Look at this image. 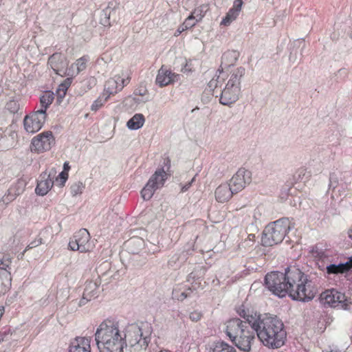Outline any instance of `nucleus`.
I'll list each match as a JSON object with an SVG mask.
<instances>
[{
  "mask_svg": "<svg viewBox=\"0 0 352 352\" xmlns=\"http://www.w3.org/2000/svg\"><path fill=\"white\" fill-rule=\"evenodd\" d=\"M94 336L100 352H123L124 342L118 321L104 320L99 324Z\"/></svg>",
  "mask_w": 352,
  "mask_h": 352,
  "instance_id": "7ed1b4c3",
  "label": "nucleus"
},
{
  "mask_svg": "<svg viewBox=\"0 0 352 352\" xmlns=\"http://www.w3.org/2000/svg\"><path fill=\"white\" fill-rule=\"evenodd\" d=\"M219 77L218 76L217 79L212 78L208 84V87L210 90L214 91V89L217 87L218 84V78Z\"/></svg>",
  "mask_w": 352,
  "mask_h": 352,
  "instance_id": "680f3d73",
  "label": "nucleus"
},
{
  "mask_svg": "<svg viewBox=\"0 0 352 352\" xmlns=\"http://www.w3.org/2000/svg\"><path fill=\"white\" fill-rule=\"evenodd\" d=\"M190 14L197 22L200 21L205 15L203 7H198L195 8Z\"/></svg>",
  "mask_w": 352,
  "mask_h": 352,
  "instance_id": "de8ad7c7",
  "label": "nucleus"
},
{
  "mask_svg": "<svg viewBox=\"0 0 352 352\" xmlns=\"http://www.w3.org/2000/svg\"><path fill=\"white\" fill-rule=\"evenodd\" d=\"M265 285L279 298L286 295L294 300L309 302L316 296V289L309 276L296 267H288L285 272H272L266 274Z\"/></svg>",
  "mask_w": 352,
  "mask_h": 352,
  "instance_id": "f257e3e1",
  "label": "nucleus"
},
{
  "mask_svg": "<svg viewBox=\"0 0 352 352\" xmlns=\"http://www.w3.org/2000/svg\"><path fill=\"white\" fill-rule=\"evenodd\" d=\"M237 313L239 315L245 319V320H243V322H248V324L250 325V327L252 328V322H255V323H258L260 320L261 319L260 316H256L255 314L254 315L250 314L249 311H246L244 309L239 308L237 310Z\"/></svg>",
  "mask_w": 352,
  "mask_h": 352,
  "instance_id": "473e14b6",
  "label": "nucleus"
},
{
  "mask_svg": "<svg viewBox=\"0 0 352 352\" xmlns=\"http://www.w3.org/2000/svg\"><path fill=\"white\" fill-rule=\"evenodd\" d=\"M54 99V94L51 91H46L40 97V104L41 108L38 110H43L44 113H46L47 109L52 103Z\"/></svg>",
  "mask_w": 352,
  "mask_h": 352,
  "instance_id": "c85d7f7f",
  "label": "nucleus"
},
{
  "mask_svg": "<svg viewBox=\"0 0 352 352\" xmlns=\"http://www.w3.org/2000/svg\"><path fill=\"white\" fill-rule=\"evenodd\" d=\"M99 284L96 281H87L86 282L85 288L84 289V296L94 299L98 295Z\"/></svg>",
  "mask_w": 352,
  "mask_h": 352,
  "instance_id": "bb28decb",
  "label": "nucleus"
},
{
  "mask_svg": "<svg viewBox=\"0 0 352 352\" xmlns=\"http://www.w3.org/2000/svg\"><path fill=\"white\" fill-rule=\"evenodd\" d=\"M6 108L11 113H18L21 109L19 101L16 99H10L6 104Z\"/></svg>",
  "mask_w": 352,
  "mask_h": 352,
  "instance_id": "ea45409f",
  "label": "nucleus"
},
{
  "mask_svg": "<svg viewBox=\"0 0 352 352\" xmlns=\"http://www.w3.org/2000/svg\"><path fill=\"white\" fill-rule=\"evenodd\" d=\"M292 45H293V49L291 50L289 59L291 62L295 63L298 59V56H297L298 51L296 50H294V48L296 47V46L298 48L301 47V49L300 50V54L302 55V50L305 47V43L304 41L298 40V41H294L292 44Z\"/></svg>",
  "mask_w": 352,
  "mask_h": 352,
  "instance_id": "f704fd0d",
  "label": "nucleus"
},
{
  "mask_svg": "<svg viewBox=\"0 0 352 352\" xmlns=\"http://www.w3.org/2000/svg\"><path fill=\"white\" fill-rule=\"evenodd\" d=\"M55 144L52 131H44L34 137L31 141L30 150L32 153H41L51 149Z\"/></svg>",
  "mask_w": 352,
  "mask_h": 352,
  "instance_id": "6e6552de",
  "label": "nucleus"
},
{
  "mask_svg": "<svg viewBox=\"0 0 352 352\" xmlns=\"http://www.w3.org/2000/svg\"><path fill=\"white\" fill-rule=\"evenodd\" d=\"M85 188V185L81 182H77L73 184L70 187V192L72 196H76L82 192Z\"/></svg>",
  "mask_w": 352,
  "mask_h": 352,
  "instance_id": "37998d69",
  "label": "nucleus"
},
{
  "mask_svg": "<svg viewBox=\"0 0 352 352\" xmlns=\"http://www.w3.org/2000/svg\"><path fill=\"white\" fill-rule=\"evenodd\" d=\"M245 74V69L243 67H237L231 73L227 84L233 86L241 87V81Z\"/></svg>",
  "mask_w": 352,
  "mask_h": 352,
  "instance_id": "b1692460",
  "label": "nucleus"
},
{
  "mask_svg": "<svg viewBox=\"0 0 352 352\" xmlns=\"http://www.w3.org/2000/svg\"><path fill=\"white\" fill-rule=\"evenodd\" d=\"M177 77V75L162 66L158 71L155 82L157 85L162 87L173 82Z\"/></svg>",
  "mask_w": 352,
  "mask_h": 352,
  "instance_id": "f3484780",
  "label": "nucleus"
},
{
  "mask_svg": "<svg viewBox=\"0 0 352 352\" xmlns=\"http://www.w3.org/2000/svg\"><path fill=\"white\" fill-rule=\"evenodd\" d=\"M347 74H348L347 70L345 68H342L338 71V72L336 75V76L340 75V76H342L343 78H344L347 76Z\"/></svg>",
  "mask_w": 352,
  "mask_h": 352,
  "instance_id": "338daca9",
  "label": "nucleus"
},
{
  "mask_svg": "<svg viewBox=\"0 0 352 352\" xmlns=\"http://www.w3.org/2000/svg\"><path fill=\"white\" fill-rule=\"evenodd\" d=\"M261 212L260 211V210L258 208H256L254 210V213H253V218L255 220V223H257V221H259L261 222Z\"/></svg>",
  "mask_w": 352,
  "mask_h": 352,
  "instance_id": "e2e57ef3",
  "label": "nucleus"
},
{
  "mask_svg": "<svg viewBox=\"0 0 352 352\" xmlns=\"http://www.w3.org/2000/svg\"><path fill=\"white\" fill-rule=\"evenodd\" d=\"M79 307H80L78 306V305L77 303V299L73 300L68 303V305H67L68 311H67L69 313H74L77 311V309Z\"/></svg>",
  "mask_w": 352,
  "mask_h": 352,
  "instance_id": "3c124183",
  "label": "nucleus"
},
{
  "mask_svg": "<svg viewBox=\"0 0 352 352\" xmlns=\"http://www.w3.org/2000/svg\"><path fill=\"white\" fill-rule=\"evenodd\" d=\"M55 175V171L52 170L50 173L43 172L37 181V185L35 192L40 196L45 195L52 188L54 184L53 178Z\"/></svg>",
  "mask_w": 352,
  "mask_h": 352,
  "instance_id": "ddd939ff",
  "label": "nucleus"
},
{
  "mask_svg": "<svg viewBox=\"0 0 352 352\" xmlns=\"http://www.w3.org/2000/svg\"><path fill=\"white\" fill-rule=\"evenodd\" d=\"M327 273L328 274H338L348 272L344 263L338 264H329L326 266Z\"/></svg>",
  "mask_w": 352,
  "mask_h": 352,
  "instance_id": "72a5a7b5",
  "label": "nucleus"
},
{
  "mask_svg": "<svg viewBox=\"0 0 352 352\" xmlns=\"http://www.w3.org/2000/svg\"><path fill=\"white\" fill-rule=\"evenodd\" d=\"M58 177L60 179V184L64 185L68 178V173L66 171H62L59 173Z\"/></svg>",
  "mask_w": 352,
  "mask_h": 352,
  "instance_id": "bf43d9fd",
  "label": "nucleus"
},
{
  "mask_svg": "<svg viewBox=\"0 0 352 352\" xmlns=\"http://www.w3.org/2000/svg\"><path fill=\"white\" fill-rule=\"evenodd\" d=\"M10 272H0V295L6 293L11 285Z\"/></svg>",
  "mask_w": 352,
  "mask_h": 352,
  "instance_id": "c756f323",
  "label": "nucleus"
},
{
  "mask_svg": "<svg viewBox=\"0 0 352 352\" xmlns=\"http://www.w3.org/2000/svg\"><path fill=\"white\" fill-rule=\"evenodd\" d=\"M47 114L43 110H37L29 116H26L23 120L24 129L28 133H34L38 131L43 126Z\"/></svg>",
  "mask_w": 352,
  "mask_h": 352,
  "instance_id": "9d476101",
  "label": "nucleus"
},
{
  "mask_svg": "<svg viewBox=\"0 0 352 352\" xmlns=\"http://www.w3.org/2000/svg\"><path fill=\"white\" fill-rule=\"evenodd\" d=\"M47 64L56 74L61 76L67 74L68 63L65 57L61 54L54 53L51 55L48 58Z\"/></svg>",
  "mask_w": 352,
  "mask_h": 352,
  "instance_id": "4468645a",
  "label": "nucleus"
},
{
  "mask_svg": "<svg viewBox=\"0 0 352 352\" xmlns=\"http://www.w3.org/2000/svg\"><path fill=\"white\" fill-rule=\"evenodd\" d=\"M243 3L242 0H234L232 8L240 12Z\"/></svg>",
  "mask_w": 352,
  "mask_h": 352,
  "instance_id": "4d7b16f0",
  "label": "nucleus"
},
{
  "mask_svg": "<svg viewBox=\"0 0 352 352\" xmlns=\"http://www.w3.org/2000/svg\"><path fill=\"white\" fill-rule=\"evenodd\" d=\"M122 89L123 86H120L119 82L117 80V76H115L114 78H110L106 82L103 95L109 97L110 95H114Z\"/></svg>",
  "mask_w": 352,
  "mask_h": 352,
  "instance_id": "412c9836",
  "label": "nucleus"
},
{
  "mask_svg": "<svg viewBox=\"0 0 352 352\" xmlns=\"http://www.w3.org/2000/svg\"><path fill=\"white\" fill-rule=\"evenodd\" d=\"M239 12L236 10H234L233 8H231L226 16L222 19L221 24L223 25H229L232 21L235 20L239 14Z\"/></svg>",
  "mask_w": 352,
  "mask_h": 352,
  "instance_id": "e433bc0d",
  "label": "nucleus"
},
{
  "mask_svg": "<svg viewBox=\"0 0 352 352\" xmlns=\"http://www.w3.org/2000/svg\"><path fill=\"white\" fill-rule=\"evenodd\" d=\"M13 256L8 252H0V270L1 272H10Z\"/></svg>",
  "mask_w": 352,
  "mask_h": 352,
  "instance_id": "2f4dec72",
  "label": "nucleus"
},
{
  "mask_svg": "<svg viewBox=\"0 0 352 352\" xmlns=\"http://www.w3.org/2000/svg\"><path fill=\"white\" fill-rule=\"evenodd\" d=\"M293 228L288 218H281L269 223L263 232L262 245L271 247L281 243L287 232Z\"/></svg>",
  "mask_w": 352,
  "mask_h": 352,
  "instance_id": "39448f33",
  "label": "nucleus"
},
{
  "mask_svg": "<svg viewBox=\"0 0 352 352\" xmlns=\"http://www.w3.org/2000/svg\"><path fill=\"white\" fill-rule=\"evenodd\" d=\"M69 248L73 251L87 252L92 249L90 234L87 230L82 228L76 232L69 243Z\"/></svg>",
  "mask_w": 352,
  "mask_h": 352,
  "instance_id": "1a4fd4ad",
  "label": "nucleus"
},
{
  "mask_svg": "<svg viewBox=\"0 0 352 352\" xmlns=\"http://www.w3.org/2000/svg\"><path fill=\"white\" fill-rule=\"evenodd\" d=\"M247 324H248V322H243L240 318H231L225 323L226 328L224 332L229 339H234L236 337L234 336V335H237L240 329Z\"/></svg>",
  "mask_w": 352,
  "mask_h": 352,
  "instance_id": "2eb2a0df",
  "label": "nucleus"
},
{
  "mask_svg": "<svg viewBox=\"0 0 352 352\" xmlns=\"http://www.w3.org/2000/svg\"><path fill=\"white\" fill-rule=\"evenodd\" d=\"M215 198L217 201L224 203L228 201L235 192L231 189L229 184H223L219 186L215 190Z\"/></svg>",
  "mask_w": 352,
  "mask_h": 352,
  "instance_id": "6ab92c4d",
  "label": "nucleus"
},
{
  "mask_svg": "<svg viewBox=\"0 0 352 352\" xmlns=\"http://www.w3.org/2000/svg\"><path fill=\"white\" fill-rule=\"evenodd\" d=\"M195 177H196V175L195 177H193L190 182H187L184 185H182V184H180L182 192H186L190 188L192 183L195 181Z\"/></svg>",
  "mask_w": 352,
  "mask_h": 352,
  "instance_id": "5fc2aeb1",
  "label": "nucleus"
},
{
  "mask_svg": "<svg viewBox=\"0 0 352 352\" xmlns=\"http://www.w3.org/2000/svg\"><path fill=\"white\" fill-rule=\"evenodd\" d=\"M41 243H43L42 242V239H38V240H35L34 241H32L28 245V247L25 248V250H24L23 252H25V251H27L29 249H32L33 248H35V247H37L38 245H41ZM24 253H23V254Z\"/></svg>",
  "mask_w": 352,
  "mask_h": 352,
  "instance_id": "6e6d98bb",
  "label": "nucleus"
},
{
  "mask_svg": "<svg viewBox=\"0 0 352 352\" xmlns=\"http://www.w3.org/2000/svg\"><path fill=\"white\" fill-rule=\"evenodd\" d=\"M117 80H118L120 86H126L129 84L130 78L127 76L126 78H124V75L122 74V76L117 75Z\"/></svg>",
  "mask_w": 352,
  "mask_h": 352,
  "instance_id": "603ef678",
  "label": "nucleus"
},
{
  "mask_svg": "<svg viewBox=\"0 0 352 352\" xmlns=\"http://www.w3.org/2000/svg\"><path fill=\"white\" fill-rule=\"evenodd\" d=\"M153 329L151 324L147 322L140 323H132L127 324L121 330L124 349L129 344L134 346L140 344L141 348L146 349L151 342V336Z\"/></svg>",
  "mask_w": 352,
  "mask_h": 352,
  "instance_id": "20e7f679",
  "label": "nucleus"
},
{
  "mask_svg": "<svg viewBox=\"0 0 352 352\" xmlns=\"http://www.w3.org/2000/svg\"><path fill=\"white\" fill-rule=\"evenodd\" d=\"M187 254L185 252L174 254L168 260V265L173 269L180 267L187 260Z\"/></svg>",
  "mask_w": 352,
  "mask_h": 352,
  "instance_id": "393cba45",
  "label": "nucleus"
},
{
  "mask_svg": "<svg viewBox=\"0 0 352 352\" xmlns=\"http://www.w3.org/2000/svg\"><path fill=\"white\" fill-rule=\"evenodd\" d=\"M252 182V173L244 168H239L230 179L229 184L235 193H238Z\"/></svg>",
  "mask_w": 352,
  "mask_h": 352,
  "instance_id": "9b49d317",
  "label": "nucleus"
},
{
  "mask_svg": "<svg viewBox=\"0 0 352 352\" xmlns=\"http://www.w3.org/2000/svg\"><path fill=\"white\" fill-rule=\"evenodd\" d=\"M129 253H140L144 247V241L140 237L131 238L126 242Z\"/></svg>",
  "mask_w": 352,
  "mask_h": 352,
  "instance_id": "4be33fe9",
  "label": "nucleus"
},
{
  "mask_svg": "<svg viewBox=\"0 0 352 352\" xmlns=\"http://www.w3.org/2000/svg\"><path fill=\"white\" fill-rule=\"evenodd\" d=\"M89 61L88 56H83L81 58H78L76 63L75 65L77 68V74H79L80 72L85 70L87 67V63Z\"/></svg>",
  "mask_w": 352,
  "mask_h": 352,
  "instance_id": "c03bdc74",
  "label": "nucleus"
},
{
  "mask_svg": "<svg viewBox=\"0 0 352 352\" xmlns=\"http://www.w3.org/2000/svg\"><path fill=\"white\" fill-rule=\"evenodd\" d=\"M109 98V96H102V97H99L97 100H96L91 106V111H96L98 110L105 102L107 101Z\"/></svg>",
  "mask_w": 352,
  "mask_h": 352,
  "instance_id": "a18cd8bd",
  "label": "nucleus"
},
{
  "mask_svg": "<svg viewBox=\"0 0 352 352\" xmlns=\"http://www.w3.org/2000/svg\"><path fill=\"white\" fill-rule=\"evenodd\" d=\"M67 90L63 89V88L58 86L56 90V102L58 104H60L63 101V98L66 95Z\"/></svg>",
  "mask_w": 352,
  "mask_h": 352,
  "instance_id": "8fccbe9b",
  "label": "nucleus"
},
{
  "mask_svg": "<svg viewBox=\"0 0 352 352\" xmlns=\"http://www.w3.org/2000/svg\"><path fill=\"white\" fill-rule=\"evenodd\" d=\"M195 290L189 285L184 283L177 285L173 289V298L179 301H183L188 298H190Z\"/></svg>",
  "mask_w": 352,
  "mask_h": 352,
  "instance_id": "a211bd4d",
  "label": "nucleus"
},
{
  "mask_svg": "<svg viewBox=\"0 0 352 352\" xmlns=\"http://www.w3.org/2000/svg\"><path fill=\"white\" fill-rule=\"evenodd\" d=\"M338 184V179L336 174L331 173L329 175V189L332 188L334 190Z\"/></svg>",
  "mask_w": 352,
  "mask_h": 352,
  "instance_id": "09e8293b",
  "label": "nucleus"
},
{
  "mask_svg": "<svg viewBox=\"0 0 352 352\" xmlns=\"http://www.w3.org/2000/svg\"><path fill=\"white\" fill-rule=\"evenodd\" d=\"M202 317V314L201 312L197 311H194L190 314L189 318L192 322L199 321Z\"/></svg>",
  "mask_w": 352,
  "mask_h": 352,
  "instance_id": "864d4df0",
  "label": "nucleus"
},
{
  "mask_svg": "<svg viewBox=\"0 0 352 352\" xmlns=\"http://www.w3.org/2000/svg\"><path fill=\"white\" fill-rule=\"evenodd\" d=\"M111 9L108 7L100 13V23L104 26L110 25Z\"/></svg>",
  "mask_w": 352,
  "mask_h": 352,
  "instance_id": "79ce46f5",
  "label": "nucleus"
},
{
  "mask_svg": "<svg viewBox=\"0 0 352 352\" xmlns=\"http://www.w3.org/2000/svg\"><path fill=\"white\" fill-rule=\"evenodd\" d=\"M298 173V178L303 179V177H305L306 179H308L310 177L309 173H308L305 168H300Z\"/></svg>",
  "mask_w": 352,
  "mask_h": 352,
  "instance_id": "13d9d810",
  "label": "nucleus"
},
{
  "mask_svg": "<svg viewBox=\"0 0 352 352\" xmlns=\"http://www.w3.org/2000/svg\"><path fill=\"white\" fill-rule=\"evenodd\" d=\"M255 330L252 329L250 324L244 326L234 339H230V341L240 350L248 352L251 350L252 344L255 339Z\"/></svg>",
  "mask_w": 352,
  "mask_h": 352,
  "instance_id": "0eeeda50",
  "label": "nucleus"
},
{
  "mask_svg": "<svg viewBox=\"0 0 352 352\" xmlns=\"http://www.w3.org/2000/svg\"><path fill=\"white\" fill-rule=\"evenodd\" d=\"M344 265L348 272L352 270V256L348 258V261L344 263Z\"/></svg>",
  "mask_w": 352,
  "mask_h": 352,
  "instance_id": "69168bd1",
  "label": "nucleus"
},
{
  "mask_svg": "<svg viewBox=\"0 0 352 352\" xmlns=\"http://www.w3.org/2000/svg\"><path fill=\"white\" fill-rule=\"evenodd\" d=\"M130 263L134 267H138L144 265L146 262V257L139 253H131Z\"/></svg>",
  "mask_w": 352,
  "mask_h": 352,
  "instance_id": "c9c22d12",
  "label": "nucleus"
},
{
  "mask_svg": "<svg viewBox=\"0 0 352 352\" xmlns=\"http://www.w3.org/2000/svg\"><path fill=\"white\" fill-rule=\"evenodd\" d=\"M321 298L324 304L329 305L333 308H338L344 310L351 309V302L344 293L335 289L326 290L321 294Z\"/></svg>",
  "mask_w": 352,
  "mask_h": 352,
  "instance_id": "423d86ee",
  "label": "nucleus"
},
{
  "mask_svg": "<svg viewBox=\"0 0 352 352\" xmlns=\"http://www.w3.org/2000/svg\"><path fill=\"white\" fill-rule=\"evenodd\" d=\"M197 23H198L196 19L190 14L185 20V21L182 24V30H179V32H182V31H184L185 30H188L189 28H191L194 27Z\"/></svg>",
  "mask_w": 352,
  "mask_h": 352,
  "instance_id": "49530a36",
  "label": "nucleus"
},
{
  "mask_svg": "<svg viewBox=\"0 0 352 352\" xmlns=\"http://www.w3.org/2000/svg\"><path fill=\"white\" fill-rule=\"evenodd\" d=\"M166 179V173L164 171V168H161L155 170L148 179V182L152 184L156 189H158L164 186Z\"/></svg>",
  "mask_w": 352,
  "mask_h": 352,
  "instance_id": "aec40b11",
  "label": "nucleus"
},
{
  "mask_svg": "<svg viewBox=\"0 0 352 352\" xmlns=\"http://www.w3.org/2000/svg\"><path fill=\"white\" fill-rule=\"evenodd\" d=\"M239 56V53L235 50L227 51L221 56V67H229L233 65Z\"/></svg>",
  "mask_w": 352,
  "mask_h": 352,
  "instance_id": "5701e85b",
  "label": "nucleus"
},
{
  "mask_svg": "<svg viewBox=\"0 0 352 352\" xmlns=\"http://www.w3.org/2000/svg\"><path fill=\"white\" fill-rule=\"evenodd\" d=\"M145 119L142 114H135L126 123L127 127L131 130H138L144 124Z\"/></svg>",
  "mask_w": 352,
  "mask_h": 352,
  "instance_id": "a878e982",
  "label": "nucleus"
},
{
  "mask_svg": "<svg viewBox=\"0 0 352 352\" xmlns=\"http://www.w3.org/2000/svg\"><path fill=\"white\" fill-rule=\"evenodd\" d=\"M157 189L149 182H147L141 190V195L144 200H149Z\"/></svg>",
  "mask_w": 352,
  "mask_h": 352,
  "instance_id": "58836bf2",
  "label": "nucleus"
},
{
  "mask_svg": "<svg viewBox=\"0 0 352 352\" xmlns=\"http://www.w3.org/2000/svg\"><path fill=\"white\" fill-rule=\"evenodd\" d=\"M252 329L261 342L268 349H277L285 343L287 331L283 321L276 316L265 315L258 323L252 322Z\"/></svg>",
  "mask_w": 352,
  "mask_h": 352,
  "instance_id": "f03ea898",
  "label": "nucleus"
},
{
  "mask_svg": "<svg viewBox=\"0 0 352 352\" xmlns=\"http://www.w3.org/2000/svg\"><path fill=\"white\" fill-rule=\"evenodd\" d=\"M146 89H139L135 91V94L139 96H144L146 94Z\"/></svg>",
  "mask_w": 352,
  "mask_h": 352,
  "instance_id": "774afa93",
  "label": "nucleus"
},
{
  "mask_svg": "<svg viewBox=\"0 0 352 352\" xmlns=\"http://www.w3.org/2000/svg\"><path fill=\"white\" fill-rule=\"evenodd\" d=\"M241 92V87L226 84L221 91L219 102L223 105L230 106L239 100Z\"/></svg>",
  "mask_w": 352,
  "mask_h": 352,
  "instance_id": "f8f14e48",
  "label": "nucleus"
},
{
  "mask_svg": "<svg viewBox=\"0 0 352 352\" xmlns=\"http://www.w3.org/2000/svg\"><path fill=\"white\" fill-rule=\"evenodd\" d=\"M111 269V263L105 261L96 267V272L100 277H104L110 273Z\"/></svg>",
  "mask_w": 352,
  "mask_h": 352,
  "instance_id": "4c0bfd02",
  "label": "nucleus"
},
{
  "mask_svg": "<svg viewBox=\"0 0 352 352\" xmlns=\"http://www.w3.org/2000/svg\"><path fill=\"white\" fill-rule=\"evenodd\" d=\"M201 269L195 270L193 272L190 273L188 276L186 281L190 284V287L193 288L194 290H197L201 284Z\"/></svg>",
  "mask_w": 352,
  "mask_h": 352,
  "instance_id": "cd10ccee",
  "label": "nucleus"
},
{
  "mask_svg": "<svg viewBox=\"0 0 352 352\" xmlns=\"http://www.w3.org/2000/svg\"><path fill=\"white\" fill-rule=\"evenodd\" d=\"M91 299L84 296V294H82V297L80 300H77V303L78 305V306L80 307L84 306L85 305H86L89 301H90Z\"/></svg>",
  "mask_w": 352,
  "mask_h": 352,
  "instance_id": "052dcab7",
  "label": "nucleus"
},
{
  "mask_svg": "<svg viewBox=\"0 0 352 352\" xmlns=\"http://www.w3.org/2000/svg\"><path fill=\"white\" fill-rule=\"evenodd\" d=\"M14 189L12 188H10L8 190V193L5 195L1 199H0V205L2 204L3 205H7L10 202L12 201L16 196L19 194V192L16 193L15 192H13Z\"/></svg>",
  "mask_w": 352,
  "mask_h": 352,
  "instance_id": "a19ab883",
  "label": "nucleus"
},
{
  "mask_svg": "<svg viewBox=\"0 0 352 352\" xmlns=\"http://www.w3.org/2000/svg\"><path fill=\"white\" fill-rule=\"evenodd\" d=\"M72 83V78H67L65 80V81L61 83L59 87L63 88L65 90H67L69 87L70 86Z\"/></svg>",
  "mask_w": 352,
  "mask_h": 352,
  "instance_id": "0e129e2a",
  "label": "nucleus"
},
{
  "mask_svg": "<svg viewBox=\"0 0 352 352\" xmlns=\"http://www.w3.org/2000/svg\"><path fill=\"white\" fill-rule=\"evenodd\" d=\"M209 352H236V349L224 341L214 342Z\"/></svg>",
  "mask_w": 352,
  "mask_h": 352,
  "instance_id": "7c9ffc66",
  "label": "nucleus"
},
{
  "mask_svg": "<svg viewBox=\"0 0 352 352\" xmlns=\"http://www.w3.org/2000/svg\"><path fill=\"white\" fill-rule=\"evenodd\" d=\"M90 337H76L70 344L68 352H91Z\"/></svg>",
  "mask_w": 352,
  "mask_h": 352,
  "instance_id": "dca6fc26",
  "label": "nucleus"
}]
</instances>
